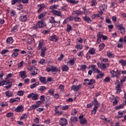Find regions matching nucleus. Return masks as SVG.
Instances as JSON below:
<instances>
[{"instance_id": "c85d7f7f", "label": "nucleus", "mask_w": 126, "mask_h": 126, "mask_svg": "<svg viewBox=\"0 0 126 126\" xmlns=\"http://www.w3.org/2000/svg\"><path fill=\"white\" fill-rule=\"evenodd\" d=\"M80 122V123L82 124V125H87V120H86V119L85 118L81 119Z\"/></svg>"}, {"instance_id": "8fccbe9b", "label": "nucleus", "mask_w": 126, "mask_h": 126, "mask_svg": "<svg viewBox=\"0 0 126 126\" xmlns=\"http://www.w3.org/2000/svg\"><path fill=\"white\" fill-rule=\"evenodd\" d=\"M7 81L6 80L0 82V86H3L4 84H6Z\"/></svg>"}, {"instance_id": "cd10ccee", "label": "nucleus", "mask_w": 126, "mask_h": 126, "mask_svg": "<svg viewBox=\"0 0 126 126\" xmlns=\"http://www.w3.org/2000/svg\"><path fill=\"white\" fill-rule=\"evenodd\" d=\"M5 85H7L5 86V88L8 89V88H10V87H11V86H12V83L7 82H6Z\"/></svg>"}, {"instance_id": "5fc2aeb1", "label": "nucleus", "mask_w": 126, "mask_h": 126, "mask_svg": "<svg viewBox=\"0 0 126 126\" xmlns=\"http://www.w3.org/2000/svg\"><path fill=\"white\" fill-rule=\"evenodd\" d=\"M110 77H107L103 80L104 82H110Z\"/></svg>"}, {"instance_id": "a19ab883", "label": "nucleus", "mask_w": 126, "mask_h": 126, "mask_svg": "<svg viewBox=\"0 0 126 126\" xmlns=\"http://www.w3.org/2000/svg\"><path fill=\"white\" fill-rule=\"evenodd\" d=\"M104 47H105V44L104 43L100 44L99 46V50L102 51V50H103V49L104 48Z\"/></svg>"}, {"instance_id": "680f3d73", "label": "nucleus", "mask_w": 126, "mask_h": 126, "mask_svg": "<svg viewBox=\"0 0 126 126\" xmlns=\"http://www.w3.org/2000/svg\"><path fill=\"white\" fill-rule=\"evenodd\" d=\"M46 60L45 59H41V60L39 62V63H40V64H44L45 63V62Z\"/></svg>"}, {"instance_id": "20e7f679", "label": "nucleus", "mask_w": 126, "mask_h": 126, "mask_svg": "<svg viewBox=\"0 0 126 126\" xmlns=\"http://www.w3.org/2000/svg\"><path fill=\"white\" fill-rule=\"evenodd\" d=\"M116 27H118V32H120L121 34H125L126 33V31L125 29V28L123 27V25L120 24V25H116Z\"/></svg>"}, {"instance_id": "58836bf2", "label": "nucleus", "mask_w": 126, "mask_h": 126, "mask_svg": "<svg viewBox=\"0 0 126 126\" xmlns=\"http://www.w3.org/2000/svg\"><path fill=\"white\" fill-rule=\"evenodd\" d=\"M17 95H19V96H23V95H24V91H19L17 92Z\"/></svg>"}, {"instance_id": "09e8293b", "label": "nucleus", "mask_w": 126, "mask_h": 126, "mask_svg": "<svg viewBox=\"0 0 126 126\" xmlns=\"http://www.w3.org/2000/svg\"><path fill=\"white\" fill-rule=\"evenodd\" d=\"M28 118V116H27V114H25L23 115V116L20 118V120H25V119H27Z\"/></svg>"}, {"instance_id": "4468645a", "label": "nucleus", "mask_w": 126, "mask_h": 126, "mask_svg": "<svg viewBox=\"0 0 126 126\" xmlns=\"http://www.w3.org/2000/svg\"><path fill=\"white\" fill-rule=\"evenodd\" d=\"M94 83H95V80L91 79L90 80L89 83L85 82L83 83V84L84 85H86V84H88V85H92V84H94Z\"/></svg>"}, {"instance_id": "864d4df0", "label": "nucleus", "mask_w": 126, "mask_h": 126, "mask_svg": "<svg viewBox=\"0 0 126 126\" xmlns=\"http://www.w3.org/2000/svg\"><path fill=\"white\" fill-rule=\"evenodd\" d=\"M85 69H86V65H82L81 66V70H85Z\"/></svg>"}, {"instance_id": "13d9d810", "label": "nucleus", "mask_w": 126, "mask_h": 126, "mask_svg": "<svg viewBox=\"0 0 126 126\" xmlns=\"http://www.w3.org/2000/svg\"><path fill=\"white\" fill-rule=\"evenodd\" d=\"M77 113V111H76V109H73L72 111L71 115H72L73 116H74L75 115H76Z\"/></svg>"}, {"instance_id": "a18cd8bd", "label": "nucleus", "mask_w": 126, "mask_h": 126, "mask_svg": "<svg viewBox=\"0 0 126 126\" xmlns=\"http://www.w3.org/2000/svg\"><path fill=\"white\" fill-rule=\"evenodd\" d=\"M38 90H40V91H42V92H43L44 90H46V87L45 86L40 87L38 89Z\"/></svg>"}, {"instance_id": "37998d69", "label": "nucleus", "mask_w": 126, "mask_h": 126, "mask_svg": "<svg viewBox=\"0 0 126 126\" xmlns=\"http://www.w3.org/2000/svg\"><path fill=\"white\" fill-rule=\"evenodd\" d=\"M58 5H52L50 7V9H52V10H54V9L58 8Z\"/></svg>"}, {"instance_id": "4d7b16f0", "label": "nucleus", "mask_w": 126, "mask_h": 126, "mask_svg": "<svg viewBox=\"0 0 126 126\" xmlns=\"http://www.w3.org/2000/svg\"><path fill=\"white\" fill-rule=\"evenodd\" d=\"M99 105L100 104L98 103V102H95L94 103V108L96 109L97 110V109H98V107H99Z\"/></svg>"}, {"instance_id": "a211bd4d", "label": "nucleus", "mask_w": 126, "mask_h": 126, "mask_svg": "<svg viewBox=\"0 0 126 126\" xmlns=\"http://www.w3.org/2000/svg\"><path fill=\"white\" fill-rule=\"evenodd\" d=\"M49 40L54 42H57L58 41V37L56 35L51 36L49 37Z\"/></svg>"}, {"instance_id": "72a5a7b5", "label": "nucleus", "mask_w": 126, "mask_h": 126, "mask_svg": "<svg viewBox=\"0 0 126 126\" xmlns=\"http://www.w3.org/2000/svg\"><path fill=\"white\" fill-rule=\"evenodd\" d=\"M84 20H85V21H87V22H88V23H90V22H91V20L88 17H84Z\"/></svg>"}, {"instance_id": "f704fd0d", "label": "nucleus", "mask_w": 126, "mask_h": 126, "mask_svg": "<svg viewBox=\"0 0 126 126\" xmlns=\"http://www.w3.org/2000/svg\"><path fill=\"white\" fill-rule=\"evenodd\" d=\"M39 107V105H32L31 107H30V110H35V109H36V108H38Z\"/></svg>"}, {"instance_id": "e433bc0d", "label": "nucleus", "mask_w": 126, "mask_h": 126, "mask_svg": "<svg viewBox=\"0 0 126 126\" xmlns=\"http://www.w3.org/2000/svg\"><path fill=\"white\" fill-rule=\"evenodd\" d=\"M103 76H104V73H101V72H100V73H99V75H98L96 76V78L97 79H99L100 78H102L103 77Z\"/></svg>"}, {"instance_id": "3c124183", "label": "nucleus", "mask_w": 126, "mask_h": 126, "mask_svg": "<svg viewBox=\"0 0 126 126\" xmlns=\"http://www.w3.org/2000/svg\"><path fill=\"white\" fill-rule=\"evenodd\" d=\"M118 115H119V116L118 117L119 119H120V118H122L123 117V115H124V112L119 111L118 112Z\"/></svg>"}, {"instance_id": "a878e982", "label": "nucleus", "mask_w": 126, "mask_h": 126, "mask_svg": "<svg viewBox=\"0 0 126 126\" xmlns=\"http://www.w3.org/2000/svg\"><path fill=\"white\" fill-rule=\"evenodd\" d=\"M39 9L37 10L38 12H40V11H41L42 9L45 8V5L43 4H41L40 5H38Z\"/></svg>"}, {"instance_id": "69168bd1", "label": "nucleus", "mask_w": 126, "mask_h": 126, "mask_svg": "<svg viewBox=\"0 0 126 126\" xmlns=\"http://www.w3.org/2000/svg\"><path fill=\"white\" fill-rule=\"evenodd\" d=\"M44 16H45L44 14H40L38 16V19H41L43 18V17H44Z\"/></svg>"}, {"instance_id": "de8ad7c7", "label": "nucleus", "mask_w": 126, "mask_h": 126, "mask_svg": "<svg viewBox=\"0 0 126 126\" xmlns=\"http://www.w3.org/2000/svg\"><path fill=\"white\" fill-rule=\"evenodd\" d=\"M75 48H76V49H78V50H81V49H82V45H81V44H77L75 46Z\"/></svg>"}, {"instance_id": "052dcab7", "label": "nucleus", "mask_w": 126, "mask_h": 126, "mask_svg": "<svg viewBox=\"0 0 126 126\" xmlns=\"http://www.w3.org/2000/svg\"><path fill=\"white\" fill-rule=\"evenodd\" d=\"M13 115V113H8L6 114V117L7 118H10V117H12Z\"/></svg>"}, {"instance_id": "4c0bfd02", "label": "nucleus", "mask_w": 126, "mask_h": 126, "mask_svg": "<svg viewBox=\"0 0 126 126\" xmlns=\"http://www.w3.org/2000/svg\"><path fill=\"white\" fill-rule=\"evenodd\" d=\"M71 29H72L71 26H70V25H67V29L66 30V31H67V32H70Z\"/></svg>"}, {"instance_id": "6e6d98bb", "label": "nucleus", "mask_w": 126, "mask_h": 126, "mask_svg": "<svg viewBox=\"0 0 126 126\" xmlns=\"http://www.w3.org/2000/svg\"><path fill=\"white\" fill-rule=\"evenodd\" d=\"M122 108H124V105H120L119 106H117L115 107V110H119V109H121Z\"/></svg>"}, {"instance_id": "6ab92c4d", "label": "nucleus", "mask_w": 126, "mask_h": 126, "mask_svg": "<svg viewBox=\"0 0 126 126\" xmlns=\"http://www.w3.org/2000/svg\"><path fill=\"white\" fill-rule=\"evenodd\" d=\"M112 99H111V102H112L113 106H116V105L118 104V100H117V98L115 97L112 96Z\"/></svg>"}, {"instance_id": "412c9836", "label": "nucleus", "mask_w": 126, "mask_h": 126, "mask_svg": "<svg viewBox=\"0 0 126 126\" xmlns=\"http://www.w3.org/2000/svg\"><path fill=\"white\" fill-rule=\"evenodd\" d=\"M5 94L6 97H8V98H9V97H12V93L9 91L5 92Z\"/></svg>"}, {"instance_id": "f257e3e1", "label": "nucleus", "mask_w": 126, "mask_h": 126, "mask_svg": "<svg viewBox=\"0 0 126 126\" xmlns=\"http://www.w3.org/2000/svg\"><path fill=\"white\" fill-rule=\"evenodd\" d=\"M44 46V42L42 41H40L38 43V46L37 48V50H41L40 51V57L44 58L45 56H46V52L47 51V47H43Z\"/></svg>"}, {"instance_id": "9b49d317", "label": "nucleus", "mask_w": 126, "mask_h": 126, "mask_svg": "<svg viewBox=\"0 0 126 126\" xmlns=\"http://www.w3.org/2000/svg\"><path fill=\"white\" fill-rule=\"evenodd\" d=\"M39 79L42 84H47V81L46 80V77L40 76L39 77Z\"/></svg>"}, {"instance_id": "4be33fe9", "label": "nucleus", "mask_w": 126, "mask_h": 126, "mask_svg": "<svg viewBox=\"0 0 126 126\" xmlns=\"http://www.w3.org/2000/svg\"><path fill=\"white\" fill-rule=\"evenodd\" d=\"M16 112H20L23 111V106L21 105L20 106H18L16 109Z\"/></svg>"}, {"instance_id": "f3484780", "label": "nucleus", "mask_w": 126, "mask_h": 126, "mask_svg": "<svg viewBox=\"0 0 126 126\" xmlns=\"http://www.w3.org/2000/svg\"><path fill=\"white\" fill-rule=\"evenodd\" d=\"M91 67L93 68L94 71H95V72H96L97 73H101V71L98 69V68H95L96 65H92Z\"/></svg>"}, {"instance_id": "5701e85b", "label": "nucleus", "mask_w": 126, "mask_h": 126, "mask_svg": "<svg viewBox=\"0 0 126 126\" xmlns=\"http://www.w3.org/2000/svg\"><path fill=\"white\" fill-rule=\"evenodd\" d=\"M117 93H121L122 92V90L121 89V85L118 84L117 86L116 87Z\"/></svg>"}, {"instance_id": "1a4fd4ad", "label": "nucleus", "mask_w": 126, "mask_h": 126, "mask_svg": "<svg viewBox=\"0 0 126 126\" xmlns=\"http://www.w3.org/2000/svg\"><path fill=\"white\" fill-rule=\"evenodd\" d=\"M51 12H52L54 15H57V16H63L62 13L59 11L53 10L51 11Z\"/></svg>"}, {"instance_id": "2f4dec72", "label": "nucleus", "mask_w": 126, "mask_h": 126, "mask_svg": "<svg viewBox=\"0 0 126 126\" xmlns=\"http://www.w3.org/2000/svg\"><path fill=\"white\" fill-rule=\"evenodd\" d=\"M63 71H67L68 70V67L66 65H63L62 66Z\"/></svg>"}, {"instance_id": "603ef678", "label": "nucleus", "mask_w": 126, "mask_h": 126, "mask_svg": "<svg viewBox=\"0 0 126 126\" xmlns=\"http://www.w3.org/2000/svg\"><path fill=\"white\" fill-rule=\"evenodd\" d=\"M120 63H121L122 65L124 66V65H126V62L123 60H121L120 61Z\"/></svg>"}, {"instance_id": "bb28decb", "label": "nucleus", "mask_w": 126, "mask_h": 126, "mask_svg": "<svg viewBox=\"0 0 126 126\" xmlns=\"http://www.w3.org/2000/svg\"><path fill=\"white\" fill-rule=\"evenodd\" d=\"M66 1L70 3H72V4H76V3H78V1H76L75 0H66Z\"/></svg>"}, {"instance_id": "bf43d9fd", "label": "nucleus", "mask_w": 126, "mask_h": 126, "mask_svg": "<svg viewBox=\"0 0 126 126\" xmlns=\"http://www.w3.org/2000/svg\"><path fill=\"white\" fill-rule=\"evenodd\" d=\"M38 28H39L38 24L37 23L36 24H34L33 27V29H34V30H36V29H38Z\"/></svg>"}, {"instance_id": "ddd939ff", "label": "nucleus", "mask_w": 126, "mask_h": 126, "mask_svg": "<svg viewBox=\"0 0 126 126\" xmlns=\"http://www.w3.org/2000/svg\"><path fill=\"white\" fill-rule=\"evenodd\" d=\"M99 8L100 10V11H99V14H103V11L106 9V5L105 4L101 5L99 6Z\"/></svg>"}, {"instance_id": "2eb2a0df", "label": "nucleus", "mask_w": 126, "mask_h": 126, "mask_svg": "<svg viewBox=\"0 0 126 126\" xmlns=\"http://www.w3.org/2000/svg\"><path fill=\"white\" fill-rule=\"evenodd\" d=\"M82 13H83L82 11L80 10H76V11H73L72 14L73 15H81Z\"/></svg>"}, {"instance_id": "f8f14e48", "label": "nucleus", "mask_w": 126, "mask_h": 126, "mask_svg": "<svg viewBox=\"0 0 126 126\" xmlns=\"http://www.w3.org/2000/svg\"><path fill=\"white\" fill-rule=\"evenodd\" d=\"M50 20V23H52V24H53V23H54V24H56V23H61L60 21H57L55 20V18L53 17H51L49 19Z\"/></svg>"}, {"instance_id": "0eeeda50", "label": "nucleus", "mask_w": 126, "mask_h": 126, "mask_svg": "<svg viewBox=\"0 0 126 126\" xmlns=\"http://www.w3.org/2000/svg\"><path fill=\"white\" fill-rule=\"evenodd\" d=\"M27 15H22L19 17V20L22 22H25L27 20Z\"/></svg>"}, {"instance_id": "aec40b11", "label": "nucleus", "mask_w": 126, "mask_h": 126, "mask_svg": "<svg viewBox=\"0 0 126 126\" xmlns=\"http://www.w3.org/2000/svg\"><path fill=\"white\" fill-rule=\"evenodd\" d=\"M95 49L92 48L88 51L89 55H95Z\"/></svg>"}, {"instance_id": "6e6552de", "label": "nucleus", "mask_w": 126, "mask_h": 126, "mask_svg": "<svg viewBox=\"0 0 126 126\" xmlns=\"http://www.w3.org/2000/svg\"><path fill=\"white\" fill-rule=\"evenodd\" d=\"M20 76L22 78H26L27 77V74H26V71H22L19 72Z\"/></svg>"}, {"instance_id": "9d476101", "label": "nucleus", "mask_w": 126, "mask_h": 126, "mask_svg": "<svg viewBox=\"0 0 126 126\" xmlns=\"http://www.w3.org/2000/svg\"><path fill=\"white\" fill-rule=\"evenodd\" d=\"M37 24L39 28H44V27H46V25L43 21H38Z\"/></svg>"}, {"instance_id": "c756f323", "label": "nucleus", "mask_w": 126, "mask_h": 126, "mask_svg": "<svg viewBox=\"0 0 126 126\" xmlns=\"http://www.w3.org/2000/svg\"><path fill=\"white\" fill-rule=\"evenodd\" d=\"M38 98H39V95L37 94L33 93L32 97V100H38Z\"/></svg>"}, {"instance_id": "e2e57ef3", "label": "nucleus", "mask_w": 126, "mask_h": 126, "mask_svg": "<svg viewBox=\"0 0 126 126\" xmlns=\"http://www.w3.org/2000/svg\"><path fill=\"white\" fill-rule=\"evenodd\" d=\"M55 113L56 114H58V116H60V115H63V111L55 110Z\"/></svg>"}, {"instance_id": "c9c22d12", "label": "nucleus", "mask_w": 126, "mask_h": 126, "mask_svg": "<svg viewBox=\"0 0 126 126\" xmlns=\"http://www.w3.org/2000/svg\"><path fill=\"white\" fill-rule=\"evenodd\" d=\"M107 57H109V58H114V55L111 54V53L110 52V51L107 52Z\"/></svg>"}, {"instance_id": "f03ea898", "label": "nucleus", "mask_w": 126, "mask_h": 126, "mask_svg": "<svg viewBox=\"0 0 126 126\" xmlns=\"http://www.w3.org/2000/svg\"><path fill=\"white\" fill-rule=\"evenodd\" d=\"M46 70L47 72H50V71H51V72H60L61 70H60L58 67H55L53 65L50 66V67H47L46 68Z\"/></svg>"}, {"instance_id": "49530a36", "label": "nucleus", "mask_w": 126, "mask_h": 126, "mask_svg": "<svg viewBox=\"0 0 126 126\" xmlns=\"http://www.w3.org/2000/svg\"><path fill=\"white\" fill-rule=\"evenodd\" d=\"M48 93L52 96H54V89H51L50 90L48 91Z\"/></svg>"}, {"instance_id": "473e14b6", "label": "nucleus", "mask_w": 126, "mask_h": 126, "mask_svg": "<svg viewBox=\"0 0 126 126\" xmlns=\"http://www.w3.org/2000/svg\"><path fill=\"white\" fill-rule=\"evenodd\" d=\"M67 63L71 64V65H73L74 64V60L73 59L67 61Z\"/></svg>"}, {"instance_id": "423d86ee", "label": "nucleus", "mask_w": 126, "mask_h": 126, "mask_svg": "<svg viewBox=\"0 0 126 126\" xmlns=\"http://www.w3.org/2000/svg\"><path fill=\"white\" fill-rule=\"evenodd\" d=\"M13 51L14 52L11 55V57H12V58H15V57H17V56L19 55V53L20 50H19L18 49H14Z\"/></svg>"}, {"instance_id": "b1692460", "label": "nucleus", "mask_w": 126, "mask_h": 126, "mask_svg": "<svg viewBox=\"0 0 126 126\" xmlns=\"http://www.w3.org/2000/svg\"><path fill=\"white\" fill-rule=\"evenodd\" d=\"M38 85H39V82H36L34 84L31 85L30 86V88L31 89H33L34 88H35V87H37V86H38Z\"/></svg>"}, {"instance_id": "39448f33", "label": "nucleus", "mask_w": 126, "mask_h": 126, "mask_svg": "<svg viewBox=\"0 0 126 126\" xmlns=\"http://www.w3.org/2000/svg\"><path fill=\"white\" fill-rule=\"evenodd\" d=\"M59 124L61 126H65L67 125V121L64 118H61Z\"/></svg>"}, {"instance_id": "393cba45", "label": "nucleus", "mask_w": 126, "mask_h": 126, "mask_svg": "<svg viewBox=\"0 0 126 126\" xmlns=\"http://www.w3.org/2000/svg\"><path fill=\"white\" fill-rule=\"evenodd\" d=\"M7 44H12L13 43V39L12 37H9L6 40Z\"/></svg>"}, {"instance_id": "ea45409f", "label": "nucleus", "mask_w": 126, "mask_h": 126, "mask_svg": "<svg viewBox=\"0 0 126 126\" xmlns=\"http://www.w3.org/2000/svg\"><path fill=\"white\" fill-rule=\"evenodd\" d=\"M23 63H24V61H21L20 63L18 64V67L20 68V67H23Z\"/></svg>"}, {"instance_id": "c03bdc74", "label": "nucleus", "mask_w": 126, "mask_h": 126, "mask_svg": "<svg viewBox=\"0 0 126 126\" xmlns=\"http://www.w3.org/2000/svg\"><path fill=\"white\" fill-rule=\"evenodd\" d=\"M74 21H75L76 22H80V21H81L80 18L78 17H76L74 18Z\"/></svg>"}, {"instance_id": "79ce46f5", "label": "nucleus", "mask_w": 126, "mask_h": 126, "mask_svg": "<svg viewBox=\"0 0 126 126\" xmlns=\"http://www.w3.org/2000/svg\"><path fill=\"white\" fill-rule=\"evenodd\" d=\"M71 122H77V118L72 117L70 118Z\"/></svg>"}, {"instance_id": "7c9ffc66", "label": "nucleus", "mask_w": 126, "mask_h": 126, "mask_svg": "<svg viewBox=\"0 0 126 126\" xmlns=\"http://www.w3.org/2000/svg\"><path fill=\"white\" fill-rule=\"evenodd\" d=\"M109 66V64L108 63H102L101 65V69H105V68H107Z\"/></svg>"}, {"instance_id": "774afa93", "label": "nucleus", "mask_w": 126, "mask_h": 126, "mask_svg": "<svg viewBox=\"0 0 126 126\" xmlns=\"http://www.w3.org/2000/svg\"><path fill=\"white\" fill-rule=\"evenodd\" d=\"M62 109L63 110H67V109H68V105H65V106H63Z\"/></svg>"}, {"instance_id": "dca6fc26", "label": "nucleus", "mask_w": 126, "mask_h": 126, "mask_svg": "<svg viewBox=\"0 0 126 126\" xmlns=\"http://www.w3.org/2000/svg\"><path fill=\"white\" fill-rule=\"evenodd\" d=\"M81 87V85H79L78 86H73L71 87V89H72L74 91H77V90H79V89H80Z\"/></svg>"}, {"instance_id": "338daca9", "label": "nucleus", "mask_w": 126, "mask_h": 126, "mask_svg": "<svg viewBox=\"0 0 126 126\" xmlns=\"http://www.w3.org/2000/svg\"><path fill=\"white\" fill-rule=\"evenodd\" d=\"M40 99L42 102H44L45 101V96L44 95L40 96Z\"/></svg>"}, {"instance_id": "0e129e2a", "label": "nucleus", "mask_w": 126, "mask_h": 126, "mask_svg": "<svg viewBox=\"0 0 126 126\" xmlns=\"http://www.w3.org/2000/svg\"><path fill=\"white\" fill-rule=\"evenodd\" d=\"M102 36H103V34H102L101 33V32H98V33H97V38H99L101 39V38H102Z\"/></svg>"}, {"instance_id": "7ed1b4c3", "label": "nucleus", "mask_w": 126, "mask_h": 126, "mask_svg": "<svg viewBox=\"0 0 126 126\" xmlns=\"http://www.w3.org/2000/svg\"><path fill=\"white\" fill-rule=\"evenodd\" d=\"M110 73L112 77H117V78H120V76H121V72L119 70H117L116 71L112 70L110 72Z\"/></svg>"}]
</instances>
